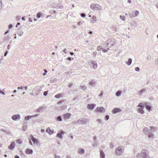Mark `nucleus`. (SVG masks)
Segmentation results:
<instances>
[{"instance_id": "obj_1", "label": "nucleus", "mask_w": 158, "mask_h": 158, "mask_svg": "<svg viewBox=\"0 0 158 158\" xmlns=\"http://www.w3.org/2000/svg\"><path fill=\"white\" fill-rule=\"evenodd\" d=\"M116 43L115 41H114V39H109L107 40V42L106 43V44H105V45H106V46H105V47L106 48L107 47L108 48H110L113 46ZM106 43H105V44Z\"/></svg>"}, {"instance_id": "obj_2", "label": "nucleus", "mask_w": 158, "mask_h": 158, "mask_svg": "<svg viewBox=\"0 0 158 158\" xmlns=\"http://www.w3.org/2000/svg\"><path fill=\"white\" fill-rule=\"evenodd\" d=\"M90 8L93 10H101L102 9V6L98 4H91Z\"/></svg>"}, {"instance_id": "obj_3", "label": "nucleus", "mask_w": 158, "mask_h": 158, "mask_svg": "<svg viewBox=\"0 0 158 158\" xmlns=\"http://www.w3.org/2000/svg\"><path fill=\"white\" fill-rule=\"evenodd\" d=\"M141 155L142 158H151L148 154V151L145 149L142 150Z\"/></svg>"}, {"instance_id": "obj_4", "label": "nucleus", "mask_w": 158, "mask_h": 158, "mask_svg": "<svg viewBox=\"0 0 158 158\" xmlns=\"http://www.w3.org/2000/svg\"><path fill=\"white\" fill-rule=\"evenodd\" d=\"M123 151V149L121 146L118 147L116 149L115 152L118 156L120 155Z\"/></svg>"}, {"instance_id": "obj_5", "label": "nucleus", "mask_w": 158, "mask_h": 158, "mask_svg": "<svg viewBox=\"0 0 158 158\" xmlns=\"http://www.w3.org/2000/svg\"><path fill=\"white\" fill-rule=\"evenodd\" d=\"M30 137L31 138V139L33 142L34 144H37L39 143V142L38 139L35 138L32 135H30Z\"/></svg>"}, {"instance_id": "obj_6", "label": "nucleus", "mask_w": 158, "mask_h": 158, "mask_svg": "<svg viewBox=\"0 0 158 158\" xmlns=\"http://www.w3.org/2000/svg\"><path fill=\"white\" fill-rule=\"evenodd\" d=\"M41 90V88L40 86H38L35 87L33 91H35V93L36 95L38 94Z\"/></svg>"}, {"instance_id": "obj_7", "label": "nucleus", "mask_w": 158, "mask_h": 158, "mask_svg": "<svg viewBox=\"0 0 158 158\" xmlns=\"http://www.w3.org/2000/svg\"><path fill=\"white\" fill-rule=\"evenodd\" d=\"M65 132L64 131H61L60 132L58 133L56 135V137L62 139L63 138V135H64Z\"/></svg>"}, {"instance_id": "obj_8", "label": "nucleus", "mask_w": 158, "mask_h": 158, "mask_svg": "<svg viewBox=\"0 0 158 158\" xmlns=\"http://www.w3.org/2000/svg\"><path fill=\"white\" fill-rule=\"evenodd\" d=\"M11 118L13 120L16 121L20 119V116L19 114H15L12 116Z\"/></svg>"}, {"instance_id": "obj_9", "label": "nucleus", "mask_w": 158, "mask_h": 158, "mask_svg": "<svg viewBox=\"0 0 158 158\" xmlns=\"http://www.w3.org/2000/svg\"><path fill=\"white\" fill-rule=\"evenodd\" d=\"M96 110L97 111H98L99 112L102 113L104 112L105 110V108L103 107H98L96 109Z\"/></svg>"}, {"instance_id": "obj_10", "label": "nucleus", "mask_w": 158, "mask_h": 158, "mask_svg": "<svg viewBox=\"0 0 158 158\" xmlns=\"http://www.w3.org/2000/svg\"><path fill=\"white\" fill-rule=\"evenodd\" d=\"M15 147V142H12L10 145L8 146V148L10 150H13Z\"/></svg>"}, {"instance_id": "obj_11", "label": "nucleus", "mask_w": 158, "mask_h": 158, "mask_svg": "<svg viewBox=\"0 0 158 158\" xmlns=\"http://www.w3.org/2000/svg\"><path fill=\"white\" fill-rule=\"evenodd\" d=\"M91 63L92 64V68L94 69H96L98 66L97 64V62L95 61H91Z\"/></svg>"}, {"instance_id": "obj_12", "label": "nucleus", "mask_w": 158, "mask_h": 158, "mask_svg": "<svg viewBox=\"0 0 158 158\" xmlns=\"http://www.w3.org/2000/svg\"><path fill=\"white\" fill-rule=\"evenodd\" d=\"M71 114L70 113H66L63 115V118L65 120H66L70 118Z\"/></svg>"}, {"instance_id": "obj_13", "label": "nucleus", "mask_w": 158, "mask_h": 158, "mask_svg": "<svg viewBox=\"0 0 158 158\" xmlns=\"http://www.w3.org/2000/svg\"><path fill=\"white\" fill-rule=\"evenodd\" d=\"M121 110L120 109L115 108L112 111V113L115 114L117 113L118 112H121Z\"/></svg>"}, {"instance_id": "obj_14", "label": "nucleus", "mask_w": 158, "mask_h": 158, "mask_svg": "<svg viewBox=\"0 0 158 158\" xmlns=\"http://www.w3.org/2000/svg\"><path fill=\"white\" fill-rule=\"evenodd\" d=\"M89 84L90 85H91L92 86L94 87L96 84V82L94 80L92 79L90 80V81L89 82Z\"/></svg>"}, {"instance_id": "obj_15", "label": "nucleus", "mask_w": 158, "mask_h": 158, "mask_svg": "<svg viewBox=\"0 0 158 158\" xmlns=\"http://www.w3.org/2000/svg\"><path fill=\"white\" fill-rule=\"evenodd\" d=\"M46 131L50 135H52L54 133L53 130H51L49 127H48L46 129Z\"/></svg>"}, {"instance_id": "obj_16", "label": "nucleus", "mask_w": 158, "mask_h": 158, "mask_svg": "<svg viewBox=\"0 0 158 158\" xmlns=\"http://www.w3.org/2000/svg\"><path fill=\"white\" fill-rule=\"evenodd\" d=\"M85 152V151L84 149L83 148H80L78 149L77 153L80 155H83Z\"/></svg>"}, {"instance_id": "obj_17", "label": "nucleus", "mask_w": 158, "mask_h": 158, "mask_svg": "<svg viewBox=\"0 0 158 158\" xmlns=\"http://www.w3.org/2000/svg\"><path fill=\"white\" fill-rule=\"evenodd\" d=\"M95 104H88L87 106V108L88 109H89L90 110H93L94 106Z\"/></svg>"}, {"instance_id": "obj_18", "label": "nucleus", "mask_w": 158, "mask_h": 158, "mask_svg": "<svg viewBox=\"0 0 158 158\" xmlns=\"http://www.w3.org/2000/svg\"><path fill=\"white\" fill-rule=\"evenodd\" d=\"M45 108V107L44 106H40L37 110V111L38 112H42L44 111V109Z\"/></svg>"}, {"instance_id": "obj_19", "label": "nucleus", "mask_w": 158, "mask_h": 158, "mask_svg": "<svg viewBox=\"0 0 158 158\" xmlns=\"http://www.w3.org/2000/svg\"><path fill=\"white\" fill-rule=\"evenodd\" d=\"M146 91V89H143L140 90L139 91L138 93V94L140 96L142 93Z\"/></svg>"}, {"instance_id": "obj_20", "label": "nucleus", "mask_w": 158, "mask_h": 158, "mask_svg": "<svg viewBox=\"0 0 158 158\" xmlns=\"http://www.w3.org/2000/svg\"><path fill=\"white\" fill-rule=\"evenodd\" d=\"M100 157L101 158H105V154L102 151H100Z\"/></svg>"}, {"instance_id": "obj_21", "label": "nucleus", "mask_w": 158, "mask_h": 158, "mask_svg": "<svg viewBox=\"0 0 158 158\" xmlns=\"http://www.w3.org/2000/svg\"><path fill=\"white\" fill-rule=\"evenodd\" d=\"M143 108L139 107L138 108V111L139 113L143 114L144 113V111L143 110Z\"/></svg>"}, {"instance_id": "obj_22", "label": "nucleus", "mask_w": 158, "mask_h": 158, "mask_svg": "<svg viewBox=\"0 0 158 158\" xmlns=\"http://www.w3.org/2000/svg\"><path fill=\"white\" fill-rule=\"evenodd\" d=\"M132 59L131 58H129L128 60L126 62V63L128 65H130L132 63Z\"/></svg>"}, {"instance_id": "obj_23", "label": "nucleus", "mask_w": 158, "mask_h": 158, "mask_svg": "<svg viewBox=\"0 0 158 158\" xmlns=\"http://www.w3.org/2000/svg\"><path fill=\"white\" fill-rule=\"evenodd\" d=\"M150 130L153 132H155L156 131V127L153 126L150 127Z\"/></svg>"}, {"instance_id": "obj_24", "label": "nucleus", "mask_w": 158, "mask_h": 158, "mask_svg": "<svg viewBox=\"0 0 158 158\" xmlns=\"http://www.w3.org/2000/svg\"><path fill=\"white\" fill-rule=\"evenodd\" d=\"M139 15V12L138 10H135V14H133L132 15L133 16H137Z\"/></svg>"}, {"instance_id": "obj_25", "label": "nucleus", "mask_w": 158, "mask_h": 158, "mask_svg": "<svg viewBox=\"0 0 158 158\" xmlns=\"http://www.w3.org/2000/svg\"><path fill=\"white\" fill-rule=\"evenodd\" d=\"M92 20H90V23H94L96 21V18L95 16L94 15L92 17Z\"/></svg>"}, {"instance_id": "obj_26", "label": "nucleus", "mask_w": 158, "mask_h": 158, "mask_svg": "<svg viewBox=\"0 0 158 158\" xmlns=\"http://www.w3.org/2000/svg\"><path fill=\"white\" fill-rule=\"evenodd\" d=\"M121 91L120 90L116 92L115 95L117 97H119L121 95Z\"/></svg>"}, {"instance_id": "obj_27", "label": "nucleus", "mask_w": 158, "mask_h": 158, "mask_svg": "<svg viewBox=\"0 0 158 158\" xmlns=\"http://www.w3.org/2000/svg\"><path fill=\"white\" fill-rule=\"evenodd\" d=\"M26 152L28 154H32L33 153V151L32 150L28 149L26 150Z\"/></svg>"}, {"instance_id": "obj_28", "label": "nucleus", "mask_w": 158, "mask_h": 158, "mask_svg": "<svg viewBox=\"0 0 158 158\" xmlns=\"http://www.w3.org/2000/svg\"><path fill=\"white\" fill-rule=\"evenodd\" d=\"M77 123H81V124H85V121L80 119L78 120L77 121Z\"/></svg>"}, {"instance_id": "obj_29", "label": "nucleus", "mask_w": 158, "mask_h": 158, "mask_svg": "<svg viewBox=\"0 0 158 158\" xmlns=\"http://www.w3.org/2000/svg\"><path fill=\"white\" fill-rule=\"evenodd\" d=\"M16 143L17 144H21L22 143L23 141L22 140L20 139H19L17 140L16 141Z\"/></svg>"}, {"instance_id": "obj_30", "label": "nucleus", "mask_w": 158, "mask_h": 158, "mask_svg": "<svg viewBox=\"0 0 158 158\" xmlns=\"http://www.w3.org/2000/svg\"><path fill=\"white\" fill-rule=\"evenodd\" d=\"M63 95L61 94H60L56 95L55 96V98H59L62 97Z\"/></svg>"}, {"instance_id": "obj_31", "label": "nucleus", "mask_w": 158, "mask_h": 158, "mask_svg": "<svg viewBox=\"0 0 158 158\" xmlns=\"http://www.w3.org/2000/svg\"><path fill=\"white\" fill-rule=\"evenodd\" d=\"M138 106L139 107L144 108V106L143 103H140L138 105Z\"/></svg>"}, {"instance_id": "obj_32", "label": "nucleus", "mask_w": 158, "mask_h": 158, "mask_svg": "<svg viewBox=\"0 0 158 158\" xmlns=\"http://www.w3.org/2000/svg\"><path fill=\"white\" fill-rule=\"evenodd\" d=\"M146 108L147 110H148L149 111H151V106L149 105H146Z\"/></svg>"}, {"instance_id": "obj_33", "label": "nucleus", "mask_w": 158, "mask_h": 158, "mask_svg": "<svg viewBox=\"0 0 158 158\" xmlns=\"http://www.w3.org/2000/svg\"><path fill=\"white\" fill-rule=\"evenodd\" d=\"M133 23H131V25L135 26H137L138 25V22L136 21H133Z\"/></svg>"}, {"instance_id": "obj_34", "label": "nucleus", "mask_w": 158, "mask_h": 158, "mask_svg": "<svg viewBox=\"0 0 158 158\" xmlns=\"http://www.w3.org/2000/svg\"><path fill=\"white\" fill-rule=\"evenodd\" d=\"M148 135V137L150 138H152L154 136V134L152 133H149Z\"/></svg>"}, {"instance_id": "obj_35", "label": "nucleus", "mask_w": 158, "mask_h": 158, "mask_svg": "<svg viewBox=\"0 0 158 158\" xmlns=\"http://www.w3.org/2000/svg\"><path fill=\"white\" fill-rule=\"evenodd\" d=\"M57 120L59 122H61L62 121V118L61 116H58L56 117Z\"/></svg>"}, {"instance_id": "obj_36", "label": "nucleus", "mask_w": 158, "mask_h": 158, "mask_svg": "<svg viewBox=\"0 0 158 158\" xmlns=\"http://www.w3.org/2000/svg\"><path fill=\"white\" fill-rule=\"evenodd\" d=\"M80 89L83 90H85L86 89V87L85 85H80Z\"/></svg>"}, {"instance_id": "obj_37", "label": "nucleus", "mask_w": 158, "mask_h": 158, "mask_svg": "<svg viewBox=\"0 0 158 158\" xmlns=\"http://www.w3.org/2000/svg\"><path fill=\"white\" fill-rule=\"evenodd\" d=\"M30 118H31L30 115L26 116L24 117V120L25 121H27Z\"/></svg>"}, {"instance_id": "obj_38", "label": "nucleus", "mask_w": 158, "mask_h": 158, "mask_svg": "<svg viewBox=\"0 0 158 158\" xmlns=\"http://www.w3.org/2000/svg\"><path fill=\"white\" fill-rule=\"evenodd\" d=\"M23 33V32L22 31H20L19 32H18L17 33V34L20 36H21Z\"/></svg>"}, {"instance_id": "obj_39", "label": "nucleus", "mask_w": 158, "mask_h": 158, "mask_svg": "<svg viewBox=\"0 0 158 158\" xmlns=\"http://www.w3.org/2000/svg\"><path fill=\"white\" fill-rule=\"evenodd\" d=\"M109 49V48H108L107 47L106 49H103L102 50V51L104 52H107Z\"/></svg>"}, {"instance_id": "obj_40", "label": "nucleus", "mask_w": 158, "mask_h": 158, "mask_svg": "<svg viewBox=\"0 0 158 158\" xmlns=\"http://www.w3.org/2000/svg\"><path fill=\"white\" fill-rule=\"evenodd\" d=\"M92 146L94 147H96L97 146V143L96 141L94 142V143L92 144Z\"/></svg>"}, {"instance_id": "obj_41", "label": "nucleus", "mask_w": 158, "mask_h": 158, "mask_svg": "<svg viewBox=\"0 0 158 158\" xmlns=\"http://www.w3.org/2000/svg\"><path fill=\"white\" fill-rule=\"evenodd\" d=\"M120 18L122 20H124L125 19V17L123 15H121L120 16Z\"/></svg>"}, {"instance_id": "obj_42", "label": "nucleus", "mask_w": 158, "mask_h": 158, "mask_svg": "<svg viewBox=\"0 0 158 158\" xmlns=\"http://www.w3.org/2000/svg\"><path fill=\"white\" fill-rule=\"evenodd\" d=\"M38 114H35L33 115H30V117H31V118H34V117H37L38 116Z\"/></svg>"}, {"instance_id": "obj_43", "label": "nucleus", "mask_w": 158, "mask_h": 158, "mask_svg": "<svg viewBox=\"0 0 158 158\" xmlns=\"http://www.w3.org/2000/svg\"><path fill=\"white\" fill-rule=\"evenodd\" d=\"M136 157L137 158H141L142 156L141 154H138L136 156Z\"/></svg>"}, {"instance_id": "obj_44", "label": "nucleus", "mask_w": 158, "mask_h": 158, "mask_svg": "<svg viewBox=\"0 0 158 158\" xmlns=\"http://www.w3.org/2000/svg\"><path fill=\"white\" fill-rule=\"evenodd\" d=\"M41 14L40 13H39L37 14L36 17L38 19L40 17Z\"/></svg>"}, {"instance_id": "obj_45", "label": "nucleus", "mask_w": 158, "mask_h": 158, "mask_svg": "<svg viewBox=\"0 0 158 158\" xmlns=\"http://www.w3.org/2000/svg\"><path fill=\"white\" fill-rule=\"evenodd\" d=\"M109 118V116L108 115H106L105 117V119L106 120H107Z\"/></svg>"}, {"instance_id": "obj_46", "label": "nucleus", "mask_w": 158, "mask_h": 158, "mask_svg": "<svg viewBox=\"0 0 158 158\" xmlns=\"http://www.w3.org/2000/svg\"><path fill=\"white\" fill-rule=\"evenodd\" d=\"M102 49V47L100 46H98V47L97 50L98 51L101 50Z\"/></svg>"}, {"instance_id": "obj_47", "label": "nucleus", "mask_w": 158, "mask_h": 158, "mask_svg": "<svg viewBox=\"0 0 158 158\" xmlns=\"http://www.w3.org/2000/svg\"><path fill=\"white\" fill-rule=\"evenodd\" d=\"M2 2L0 0V10L2 8Z\"/></svg>"}, {"instance_id": "obj_48", "label": "nucleus", "mask_w": 158, "mask_h": 158, "mask_svg": "<svg viewBox=\"0 0 158 158\" xmlns=\"http://www.w3.org/2000/svg\"><path fill=\"white\" fill-rule=\"evenodd\" d=\"M155 64L158 66V59H157L155 60Z\"/></svg>"}, {"instance_id": "obj_49", "label": "nucleus", "mask_w": 158, "mask_h": 158, "mask_svg": "<svg viewBox=\"0 0 158 158\" xmlns=\"http://www.w3.org/2000/svg\"><path fill=\"white\" fill-rule=\"evenodd\" d=\"M109 145L110 148H113L114 147V145L112 143H110Z\"/></svg>"}, {"instance_id": "obj_50", "label": "nucleus", "mask_w": 158, "mask_h": 158, "mask_svg": "<svg viewBox=\"0 0 158 158\" xmlns=\"http://www.w3.org/2000/svg\"><path fill=\"white\" fill-rule=\"evenodd\" d=\"M135 70L136 71H138V72H139V71L140 70V69L138 67H137L136 68H135Z\"/></svg>"}, {"instance_id": "obj_51", "label": "nucleus", "mask_w": 158, "mask_h": 158, "mask_svg": "<svg viewBox=\"0 0 158 158\" xmlns=\"http://www.w3.org/2000/svg\"><path fill=\"white\" fill-rule=\"evenodd\" d=\"M48 91H45L44 93V94H43L44 95V96H46L47 95V94H48Z\"/></svg>"}, {"instance_id": "obj_52", "label": "nucleus", "mask_w": 158, "mask_h": 158, "mask_svg": "<svg viewBox=\"0 0 158 158\" xmlns=\"http://www.w3.org/2000/svg\"><path fill=\"white\" fill-rule=\"evenodd\" d=\"M66 106L65 105H63V107H61L62 109L63 110H65L66 108Z\"/></svg>"}, {"instance_id": "obj_53", "label": "nucleus", "mask_w": 158, "mask_h": 158, "mask_svg": "<svg viewBox=\"0 0 158 158\" xmlns=\"http://www.w3.org/2000/svg\"><path fill=\"white\" fill-rule=\"evenodd\" d=\"M72 73V72L71 71H69V72H65V74H69V75H70Z\"/></svg>"}, {"instance_id": "obj_54", "label": "nucleus", "mask_w": 158, "mask_h": 158, "mask_svg": "<svg viewBox=\"0 0 158 158\" xmlns=\"http://www.w3.org/2000/svg\"><path fill=\"white\" fill-rule=\"evenodd\" d=\"M81 17H83V18H84L85 17V14H84V13H82L81 14Z\"/></svg>"}, {"instance_id": "obj_55", "label": "nucleus", "mask_w": 158, "mask_h": 158, "mask_svg": "<svg viewBox=\"0 0 158 158\" xmlns=\"http://www.w3.org/2000/svg\"><path fill=\"white\" fill-rule=\"evenodd\" d=\"M64 101H59L58 102V105H60V104L63 103L64 102Z\"/></svg>"}, {"instance_id": "obj_56", "label": "nucleus", "mask_w": 158, "mask_h": 158, "mask_svg": "<svg viewBox=\"0 0 158 158\" xmlns=\"http://www.w3.org/2000/svg\"><path fill=\"white\" fill-rule=\"evenodd\" d=\"M44 73L43 74V75L44 76H45V75H46V73H47L48 71L45 69H44Z\"/></svg>"}, {"instance_id": "obj_57", "label": "nucleus", "mask_w": 158, "mask_h": 158, "mask_svg": "<svg viewBox=\"0 0 158 158\" xmlns=\"http://www.w3.org/2000/svg\"><path fill=\"white\" fill-rule=\"evenodd\" d=\"M0 94H2L3 95H5V94L1 90H0Z\"/></svg>"}, {"instance_id": "obj_58", "label": "nucleus", "mask_w": 158, "mask_h": 158, "mask_svg": "<svg viewBox=\"0 0 158 158\" xmlns=\"http://www.w3.org/2000/svg\"><path fill=\"white\" fill-rule=\"evenodd\" d=\"M83 23V22L81 21H80L78 23V25H82Z\"/></svg>"}, {"instance_id": "obj_59", "label": "nucleus", "mask_w": 158, "mask_h": 158, "mask_svg": "<svg viewBox=\"0 0 158 158\" xmlns=\"http://www.w3.org/2000/svg\"><path fill=\"white\" fill-rule=\"evenodd\" d=\"M97 54V52H93V55L94 57H95V56Z\"/></svg>"}, {"instance_id": "obj_60", "label": "nucleus", "mask_w": 158, "mask_h": 158, "mask_svg": "<svg viewBox=\"0 0 158 158\" xmlns=\"http://www.w3.org/2000/svg\"><path fill=\"white\" fill-rule=\"evenodd\" d=\"M69 137L71 139H73V136L72 134L70 135Z\"/></svg>"}, {"instance_id": "obj_61", "label": "nucleus", "mask_w": 158, "mask_h": 158, "mask_svg": "<svg viewBox=\"0 0 158 158\" xmlns=\"http://www.w3.org/2000/svg\"><path fill=\"white\" fill-rule=\"evenodd\" d=\"M97 122H98L99 123H101L102 122V121L100 119H98L97 120Z\"/></svg>"}, {"instance_id": "obj_62", "label": "nucleus", "mask_w": 158, "mask_h": 158, "mask_svg": "<svg viewBox=\"0 0 158 158\" xmlns=\"http://www.w3.org/2000/svg\"><path fill=\"white\" fill-rule=\"evenodd\" d=\"M148 130V129L147 127H145L144 128L143 131L144 132H146Z\"/></svg>"}, {"instance_id": "obj_63", "label": "nucleus", "mask_w": 158, "mask_h": 158, "mask_svg": "<svg viewBox=\"0 0 158 158\" xmlns=\"http://www.w3.org/2000/svg\"><path fill=\"white\" fill-rule=\"evenodd\" d=\"M29 144L31 145H33V143H32V142H31V140H29Z\"/></svg>"}, {"instance_id": "obj_64", "label": "nucleus", "mask_w": 158, "mask_h": 158, "mask_svg": "<svg viewBox=\"0 0 158 158\" xmlns=\"http://www.w3.org/2000/svg\"><path fill=\"white\" fill-rule=\"evenodd\" d=\"M13 27V25L12 24H10L9 26V27L10 29L12 28Z\"/></svg>"}]
</instances>
